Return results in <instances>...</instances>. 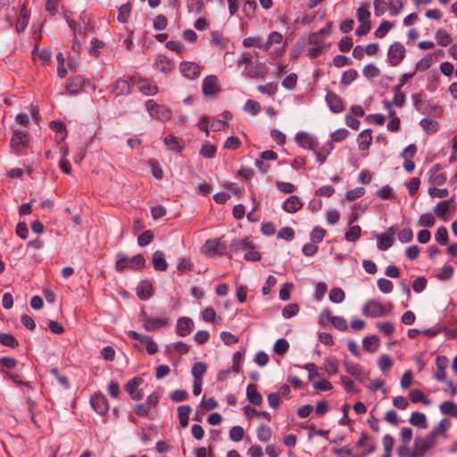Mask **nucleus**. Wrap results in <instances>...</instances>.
<instances>
[{
    "instance_id": "36",
    "label": "nucleus",
    "mask_w": 457,
    "mask_h": 457,
    "mask_svg": "<svg viewBox=\"0 0 457 457\" xmlns=\"http://www.w3.org/2000/svg\"><path fill=\"white\" fill-rule=\"evenodd\" d=\"M454 198L451 197L449 200H445L439 202L435 207H434V212L438 218H444L445 214L447 213L450 206V203L453 202Z\"/></svg>"
},
{
    "instance_id": "48",
    "label": "nucleus",
    "mask_w": 457,
    "mask_h": 457,
    "mask_svg": "<svg viewBox=\"0 0 457 457\" xmlns=\"http://www.w3.org/2000/svg\"><path fill=\"white\" fill-rule=\"evenodd\" d=\"M372 137L370 132L368 130L362 131L359 135L358 138V145L361 150H366L370 147L371 143Z\"/></svg>"
},
{
    "instance_id": "57",
    "label": "nucleus",
    "mask_w": 457,
    "mask_h": 457,
    "mask_svg": "<svg viewBox=\"0 0 457 457\" xmlns=\"http://www.w3.org/2000/svg\"><path fill=\"white\" fill-rule=\"evenodd\" d=\"M130 11L131 7L129 4H122L119 8L117 20L121 23H125L129 17Z\"/></svg>"
},
{
    "instance_id": "61",
    "label": "nucleus",
    "mask_w": 457,
    "mask_h": 457,
    "mask_svg": "<svg viewBox=\"0 0 457 457\" xmlns=\"http://www.w3.org/2000/svg\"><path fill=\"white\" fill-rule=\"evenodd\" d=\"M435 239L442 245H445L448 242V231L445 227H439L436 232Z\"/></svg>"
},
{
    "instance_id": "54",
    "label": "nucleus",
    "mask_w": 457,
    "mask_h": 457,
    "mask_svg": "<svg viewBox=\"0 0 457 457\" xmlns=\"http://www.w3.org/2000/svg\"><path fill=\"white\" fill-rule=\"evenodd\" d=\"M289 348V344L288 342L284 339V338H279L278 339L274 345H273V351L278 354V355H283L287 353V351L288 350Z\"/></svg>"
},
{
    "instance_id": "13",
    "label": "nucleus",
    "mask_w": 457,
    "mask_h": 457,
    "mask_svg": "<svg viewBox=\"0 0 457 457\" xmlns=\"http://www.w3.org/2000/svg\"><path fill=\"white\" fill-rule=\"evenodd\" d=\"M91 406L100 415H104L109 411V404L104 395L96 394L90 399Z\"/></svg>"
},
{
    "instance_id": "12",
    "label": "nucleus",
    "mask_w": 457,
    "mask_h": 457,
    "mask_svg": "<svg viewBox=\"0 0 457 457\" xmlns=\"http://www.w3.org/2000/svg\"><path fill=\"white\" fill-rule=\"evenodd\" d=\"M170 324L168 318H149L145 317L143 320V328L146 331H155L162 327H166Z\"/></svg>"
},
{
    "instance_id": "43",
    "label": "nucleus",
    "mask_w": 457,
    "mask_h": 457,
    "mask_svg": "<svg viewBox=\"0 0 457 457\" xmlns=\"http://www.w3.org/2000/svg\"><path fill=\"white\" fill-rule=\"evenodd\" d=\"M409 397L411 401L414 403H422L425 405H428L430 401L425 397L423 393L420 389H412L409 393Z\"/></svg>"
},
{
    "instance_id": "40",
    "label": "nucleus",
    "mask_w": 457,
    "mask_h": 457,
    "mask_svg": "<svg viewBox=\"0 0 457 457\" xmlns=\"http://www.w3.org/2000/svg\"><path fill=\"white\" fill-rule=\"evenodd\" d=\"M140 344L145 346L149 354H154L158 351L157 344L153 340L150 336L143 335Z\"/></svg>"
},
{
    "instance_id": "51",
    "label": "nucleus",
    "mask_w": 457,
    "mask_h": 457,
    "mask_svg": "<svg viewBox=\"0 0 457 457\" xmlns=\"http://www.w3.org/2000/svg\"><path fill=\"white\" fill-rule=\"evenodd\" d=\"M0 343L12 348L18 346V340L10 333H0Z\"/></svg>"
},
{
    "instance_id": "59",
    "label": "nucleus",
    "mask_w": 457,
    "mask_h": 457,
    "mask_svg": "<svg viewBox=\"0 0 457 457\" xmlns=\"http://www.w3.org/2000/svg\"><path fill=\"white\" fill-rule=\"evenodd\" d=\"M145 264V260L143 255L137 254L136 256L129 258V268L131 270H141Z\"/></svg>"
},
{
    "instance_id": "56",
    "label": "nucleus",
    "mask_w": 457,
    "mask_h": 457,
    "mask_svg": "<svg viewBox=\"0 0 457 457\" xmlns=\"http://www.w3.org/2000/svg\"><path fill=\"white\" fill-rule=\"evenodd\" d=\"M362 73L368 79H374L380 75V71L376 65L370 63L364 66Z\"/></svg>"
},
{
    "instance_id": "4",
    "label": "nucleus",
    "mask_w": 457,
    "mask_h": 457,
    "mask_svg": "<svg viewBox=\"0 0 457 457\" xmlns=\"http://www.w3.org/2000/svg\"><path fill=\"white\" fill-rule=\"evenodd\" d=\"M406 49L400 42H395L390 45L387 51V60L391 66L399 65L405 57Z\"/></svg>"
},
{
    "instance_id": "60",
    "label": "nucleus",
    "mask_w": 457,
    "mask_h": 457,
    "mask_svg": "<svg viewBox=\"0 0 457 457\" xmlns=\"http://www.w3.org/2000/svg\"><path fill=\"white\" fill-rule=\"evenodd\" d=\"M245 435L244 428L241 426H234L229 430V438L234 442H239Z\"/></svg>"
},
{
    "instance_id": "34",
    "label": "nucleus",
    "mask_w": 457,
    "mask_h": 457,
    "mask_svg": "<svg viewBox=\"0 0 457 457\" xmlns=\"http://www.w3.org/2000/svg\"><path fill=\"white\" fill-rule=\"evenodd\" d=\"M363 348L369 353H374L379 346V338L377 336L366 337L362 340Z\"/></svg>"
},
{
    "instance_id": "2",
    "label": "nucleus",
    "mask_w": 457,
    "mask_h": 457,
    "mask_svg": "<svg viewBox=\"0 0 457 457\" xmlns=\"http://www.w3.org/2000/svg\"><path fill=\"white\" fill-rule=\"evenodd\" d=\"M231 248L236 251L245 252L244 258L248 262H258L261 260V253L253 248L251 242L247 238L232 243Z\"/></svg>"
},
{
    "instance_id": "37",
    "label": "nucleus",
    "mask_w": 457,
    "mask_h": 457,
    "mask_svg": "<svg viewBox=\"0 0 457 457\" xmlns=\"http://www.w3.org/2000/svg\"><path fill=\"white\" fill-rule=\"evenodd\" d=\"M370 4L367 2L362 3L357 9L356 16L359 22L369 21L370 17Z\"/></svg>"
},
{
    "instance_id": "14",
    "label": "nucleus",
    "mask_w": 457,
    "mask_h": 457,
    "mask_svg": "<svg viewBox=\"0 0 457 457\" xmlns=\"http://www.w3.org/2000/svg\"><path fill=\"white\" fill-rule=\"evenodd\" d=\"M265 73V67L260 62L248 63L243 71V75L251 79L262 78Z\"/></svg>"
},
{
    "instance_id": "29",
    "label": "nucleus",
    "mask_w": 457,
    "mask_h": 457,
    "mask_svg": "<svg viewBox=\"0 0 457 457\" xmlns=\"http://www.w3.org/2000/svg\"><path fill=\"white\" fill-rule=\"evenodd\" d=\"M28 144V134L20 130L13 132L11 145L13 148L24 147Z\"/></svg>"
},
{
    "instance_id": "26",
    "label": "nucleus",
    "mask_w": 457,
    "mask_h": 457,
    "mask_svg": "<svg viewBox=\"0 0 457 457\" xmlns=\"http://www.w3.org/2000/svg\"><path fill=\"white\" fill-rule=\"evenodd\" d=\"M112 92L118 96H126L130 92V83L125 79H119L113 83Z\"/></svg>"
},
{
    "instance_id": "23",
    "label": "nucleus",
    "mask_w": 457,
    "mask_h": 457,
    "mask_svg": "<svg viewBox=\"0 0 457 457\" xmlns=\"http://www.w3.org/2000/svg\"><path fill=\"white\" fill-rule=\"evenodd\" d=\"M163 143L169 150L176 153H180L184 149L183 139L173 135L166 136Z\"/></svg>"
},
{
    "instance_id": "31",
    "label": "nucleus",
    "mask_w": 457,
    "mask_h": 457,
    "mask_svg": "<svg viewBox=\"0 0 457 457\" xmlns=\"http://www.w3.org/2000/svg\"><path fill=\"white\" fill-rule=\"evenodd\" d=\"M152 262L155 270L164 271L167 270L168 264L163 257L162 252L161 251L154 253Z\"/></svg>"
},
{
    "instance_id": "27",
    "label": "nucleus",
    "mask_w": 457,
    "mask_h": 457,
    "mask_svg": "<svg viewBox=\"0 0 457 457\" xmlns=\"http://www.w3.org/2000/svg\"><path fill=\"white\" fill-rule=\"evenodd\" d=\"M246 397L248 401L253 405H261L262 403V396L257 391L256 386L250 384L246 387Z\"/></svg>"
},
{
    "instance_id": "52",
    "label": "nucleus",
    "mask_w": 457,
    "mask_h": 457,
    "mask_svg": "<svg viewBox=\"0 0 457 457\" xmlns=\"http://www.w3.org/2000/svg\"><path fill=\"white\" fill-rule=\"evenodd\" d=\"M394 99L393 104L397 107H403L405 104L406 97L405 95L401 91L399 87H394Z\"/></svg>"
},
{
    "instance_id": "33",
    "label": "nucleus",
    "mask_w": 457,
    "mask_h": 457,
    "mask_svg": "<svg viewBox=\"0 0 457 457\" xmlns=\"http://www.w3.org/2000/svg\"><path fill=\"white\" fill-rule=\"evenodd\" d=\"M410 423L412 426L418 427L420 428H427L428 427L426 415L419 411H414L411 413L410 417Z\"/></svg>"
},
{
    "instance_id": "49",
    "label": "nucleus",
    "mask_w": 457,
    "mask_h": 457,
    "mask_svg": "<svg viewBox=\"0 0 457 457\" xmlns=\"http://www.w3.org/2000/svg\"><path fill=\"white\" fill-rule=\"evenodd\" d=\"M439 170L438 166L436 168V170L432 173L433 170L431 169L429 172L431 173L429 177V182L432 185L440 186L443 185L446 181V175L445 173H437Z\"/></svg>"
},
{
    "instance_id": "9",
    "label": "nucleus",
    "mask_w": 457,
    "mask_h": 457,
    "mask_svg": "<svg viewBox=\"0 0 457 457\" xmlns=\"http://www.w3.org/2000/svg\"><path fill=\"white\" fill-rule=\"evenodd\" d=\"M344 367L345 369V371L350 376L353 377L356 380L360 382L365 381V379L368 377V374L358 363L350 361H345Z\"/></svg>"
},
{
    "instance_id": "19",
    "label": "nucleus",
    "mask_w": 457,
    "mask_h": 457,
    "mask_svg": "<svg viewBox=\"0 0 457 457\" xmlns=\"http://www.w3.org/2000/svg\"><path fill=\"white\" fill-rule=\"evenodd\" d=\"M448 365V360L445 356H437L436 359V370L434 372V378L437 381H445L446 378L445 370Z\"/></svg>"
},
{
    "instance_id": "58",
    "label": "nucleus",
    "mask_w": 457,
    "mask_h": 457,
    "mask_svg": "<svg viewBox=\"0 0 457 457\" xmlns=\"http://www.w3.org/2000/svg\"><path fill=\"white\" fill-rule=\"evenodd\" d=\"M436 39L437 43L442 46H448L452 41L450 35L445 29H438L436 31Z\"/></svg>"
},
{
    "instance_id": "62",
    "label": "nucleus",
    "mask_w": 457,
    "mask_h": 457,
    "mask_svg": "<svg viewBox=\"0 0 457 457\" xmlns=\"http://www.w3.org/2000/svg\"><path fill=\"white\" fill-rule=\"evenodd\" d=\"M357 71L353 69L345 71L341 77V84L349 85L357 78Z\"/></svg>"
},
{
    "instance_id": "28",
    "label": "nucleus",
    "mask_w": 457,
    "mask_h": 457,
    "mask_svg": "<svg viewBox=\"0 0 457 457\" xmlns=\"http://www.w3.org/2000/svg\"><path fill=\"white\" fill-rule=\"evenodd\" d=\"M84 79L80 77H74L68 80L66 90L70 95H77L84 86Z\"/></svg>"
},
{
    "instance_id": "63",
    "label": "nucleus",
    "mask_w": 457,
    "mask_h": 457,
    "mask_svg": "<svg viewBox=\"0 0 457 457\" xmlns=\"http://www.w3.org/2000/svg\"><path fill=\"white\" fill-rule=\"evenodd\" d=\"M377 195L382 200L393 199L395 196L393 188L388 185L378 189Z\"/></svg>"
},
{
    "instance_id": "1",
    "label": "nucleus",
    "mask_w": 457,
    "mask_h": 457,
    "mask_svg": "<svg viewBox=\"0 0 457 457\" xmlns=\"http://www.w3.org/2000/svg\"><path fill=\"white\" fill-rule=\"evenodd\" d=\"M145 107L149 115L160 121H166L171 119V111L166 106L156 104L152 99L145 102Z\"/></svg>"
},
{
    "instance_id": "8",
    "label": "nucleus",
    "mask_w": 457,
    "mask_h": 457,
    "mask_svg": "<svg viewBox=\"0 0 457 457\" xmlns=\"http://www.w3.org/2000/svg\"><path fill=\"white\" fill-rule=\"evenodd\" d=\"M182 75L188 79H195L199 77L201 67L194 62H182L179 65Z\"/></svg>"
},
{
    "instance_id": "15",
    "label": "nucleus",
    "mask_w": 457,
    "mask_h": 457,
    "mask_svg": "<svg viewBox=\"0 0 457 457\" xmlns=\"http://www.w3.org/2000/svg\"><path fill=\"white\" fill-rule=\"evenodd\" d=\"M333 148L334 145L332 141H327L320 148H317L316 146L314 147V150H312V152L315 154L316 160L320 163V165L325 163L327 157L330 154Z\"/></svg>"
},
{
    "instance_id": "3",
    "label": "nucleus",
    "mask_w": 457,
    "mask_h": 457,
    "mask_svg": "<svg viewBox=\"0 0 457 457\" xmlns=\"http://www.w3.org/2000/svg\"><path fill=\"white\" fill-rule=\"evenodd\" d=\"M436 442L428 435L424 437H416L414 440L413 457H424L426 453L434 448Z\"/></svg>"
},
{
    "instance_id": "18",
    "label": "nucleus",
    "mask_w": 457,
    "mask_h": 457,
    "mask_svg": "<svg viewBox=\"0 0 457 457\" xmlns=\"http://www.w3.org/2000/svg\"><path fill=\"white\" fill-rule=\"evenodd\" d=\"M220 90L218 79L214 75L207 76L203 81V93L206 96H212Z\"/></svg>"
},
{
    "instance_id": "44",
    "label": "nucleus",
    "mask_w": 457,
    "mask_h": 457,
    "mask_svg": "<svg viewBox=\"0 0 457 457\" xmlns=\"http://www.w3.org/2000/svg\"><path fill=\"white\" fill-rule=\"evenodd\" d=\"M394 28V24L387 21H383L378 29L375 30L374 35L377 38L384 37L391 29Z\"/></svg>"
},
{
    "instance_id": "20",
    "label": "nucleus",
    "mask_w": 457,
    "mask_h": 457,
    "mask_svg": "<svg viewBox=\"0 0 457 457\" xmlns=\"http://www.w3.org/2000/svg\"><path fill=\"white\" fill-rule=\"evenodd\" d=\"M143 379L138 377H135L129 379L125 385L126 392L132 397L134 400H139L142 398V394L137 391V387L142 384Z\"/></svg>"
},
{
    "instance_id": "35",
    "label": "nucleus",
    "mask_w": 457,
    "mask_h": 457,
    "mask_svg": "<svg viewBox=\"0 0 457 457\" xmlns=\"http://www.w3.org/2000/svg\"><path fill=\"white\" fill-rule=\"evenodd\" d=\"M137 294L139 299L147 300L153 295L152 285L148 282H142L137 287Z\"/></svg>"
},
{
    "instance_id": "5",
    "label": "nucleus",
    "mask_w": 457,
    "mask_h": 457,
    "mask_svg": "<svg viewBox=\"0 0 457 457\" xmlns=\"http://www.w3.org/2000/svg\"><path fill=\"white\" fill-rule=\"evenodd\" d=\"M386 313L383 304L375 300H368L362 306V314L370 318H378L384 316Z\"/></svg>"
},
{
    "instance_id": "47",
    "label": "nucleus",
    "mask_w": 457,
    "mask_h": 457,
    "mask_svg": "<svg viewBox=\"0 0 457 457\" xmlns=\"http://www.w3.org/2000/svg\"><path fill=\"white\" fill-rule=\"evenodd\" d=\"M216 146L211 145L209 143H204L202 145L199 154L207 159H212L216 154Z\"/></svg>"
},
{
    "instance_id": "39",
    "label": "nucleus",
    "mask_w": 457,
    "mask_h": 457,
    "mask_svg": "<svg viewBox=\"0 0 457 457\" xmlns=\"http://www.w3.org/2000/svg\"><path fill=\"white\" fill-rule=\"evenodd\" d=\"M272 432L267 425H261L256 431V436L261 442H268L270 440Z\"/></svg>"
},
{
    "instance_id": "6",
    "label": "nucleus",
    "mask_w": 457,
    "mask_h": 457,
    "mask_svg": "<svg viewBox=\"0 0 457 457\" xmlns=\"http://www.w3.org/2000/svg\"><path fill=\"white\" fill-rule=\"evenodd\" d=\"M397 228L395 226L389 227L385 233L377 234V246L381 251H386L390 248L394 242V236L395 235Z\"/></svg>"
},
{
    "instance_id": "22",
    "label": "nucleus",
    "mask_w": 457,
    "mask_h": 457,
    "mask_svg": "<svg viewBox=\"0 0 457 457\" xmlns=\"http://www.w3.org/2000/svg\"><path fill=\"white\" fill-rule=\"evenodd\" d=\"M194 323L190 318L182 317L177 321L176 331L179 336L186 337L193 330Z\"/></svg>"
},
{
    "instance_id": "50",
    "label": "nucleus",
    "mask_w": 457,
    "mask_h": 457,
    "mask_svg": "<svg viewBox=\"0 0 457 457\" xmlns=\"http://www.w3.org/2000/svg\"><path fill=\"white\" fill-rule=\"evenodd\" d=\"M436 219L432 213L427 212L420 216L418 225L420 227L431 228L435 225Z\"/></svg>"
},
{
    "instance_id": "42",
    "label": "nucleus",
    "mask_w": 457,
    "mask_h": 457,
    "mask_svg": "<svg viewBox=\"0 0 457 457\" xmlns=\"http://www.w3.org/2000/svg\"><path fill=\"white\" fill-rule=\"evenodd\" d=\"M207 366L204 362L199 361L193 365L191 373L194 377V379L203 380V376L206 372Z\"/></svg>"
},
{
    "instance_id": "16",
    "label": "nucleus",
    "mask_w": 457,
    "mask_h": 457,
    "mask_svg": "<svg viewBox=\"0 0 457 457\" xmlns=\"http://www.w3.org/2000/svg\"><path fill=\"white\" fill-rule=\"evenodd\" d=\"M326 102L329 110L334 113H339L344 110V104L341 97L332 91L328 92L326 96Z\"/></svg>"
},
{
    "instance_id": "41",
    "label": "nucleus",
    "mask_w": 457,
    "mask_h": 457,
    "mask_svg": "<svg viewBox=\"0 0 457 457\" xmlns=\"http://www.w3.org/2000/svg\"><path fill=\"white\" fill-rule=\"evenodd\" d=\"M404 7V0H388V10L391 16H397Z\"/></svg>"
},
{
    "instance_id": "55",
    "label": "nucleus",
    "mask_w": 457,
    "mask_h": 457,
    "mask_svg": "<svg viewBox=\"0 0 457 457\" xmlns=\"http://www.w3.org/2000/svg\"><path fill=\"white\" fill-rule=\"evenodd\" d=\"M439 408L443 414L457 416V407L453 402L445 401L440 404Z\"/></svg>"
},
{
    "instance_id": "7",
    "label": "nucleus",
    "mask_w": 457,
    "mask_h": 457,
    "mask_svg": "<svg viewBox=\"0 0 457 457\" xmlns=\"http://www.w3.org/2000/svg\"><path fill=\"white\" fill-rule=\"evenodd\" d=\"M131 83L145 96H154L158 91L157 86L146 79L132 78Z\"/></svg>"
},
{
    "instance_id": "64",
    "label": "nucleus",
    "mask_w": 457,
    "mask_h": 457,
    "mask_svg": "<svg viewBox=\"0 0 457 457\" xmlns=\"http://www.w3.org/2000/svg\"><path fill=\"white\" fill-rule=\"evenodd\" d=\"M326 236V230L320 227H315L311 233V239L312 243L321 242Z\"/></svg>"
},
{
    "instance_id": "38",
    "label": "nucleus",
    "mask_w": 457,
    "mask_h": 457,
    "mask_svg": "<svg viewBox=\"0 0 457 457\" xmlns=\"http://www.w3.org/2000/svg\"><path fill=\"white\" fill-rule=\"evenodd\" d=\"M29 20V14L24 7L21 8V17L16 23V31L21 33L25 30Z\"/></svg>"
},
{
    "instance_id": "25",
    "label": "nucleus",
    "mask_w": 457,
    "mask_h": 457,
    "mask_svg": "<svg viewBox=\"0 0 457 457\" xmlns=\"http://www.w3.org/2000/svg\"><path fill=\"white\" fill-rule=\"evenodd\" d=\"M303 207V203L296 195H291L283 204V210L288 213H294Z\"/></svg>"
},
{
    "instance_id": "17",
    "label": "nucleus",
    "mask_w": 457,
    "mask_h": 457,
    "mask_svg": "<svg viewBox=\"0 0 457 457\" xmlns=\"http://www.w3.org/2000/svg\"><path fill=\"white\" fill-rule=\"evenodd\" d=\"M154 67L164 74L171 72L175 69L174 62L163 54H159L155 58Z\"/></svg>"
},
{
    "instance_id": "24",
    "label": "nucleus",
    "mask_w": 457,
    "mask_h": 457,
    "mask_svg": "<svg viewBox=\"0 0 457 457\" xmlns=\"http://www.w3.org/2000/svg\"><path fill=\"white\" fill-rule=\"evenodd\" d=\"M450 424L451 422L449 420L443 419L436 427L433 428L431 432L428 435L431 436L436 442L439 436L445 438L446 430L449 428Z\"/></svg>"
},
{
    "instance_id": "11",
    "label": "nucleus",
    "mask_w": 457,
    "mask_h": 457,
    "mask_svg": "<svg viewBox=\"0 0 457 457\" xmlns=\"http://www.w3.org/2000/svg\"><path fill=\"white\" fill-rule=\"evenodd\" d=\"M295 141L298 145L306 150H314V147L317 146V138L304 131H301L296 133Z\"/></svg>"
},
{
    "instance_id": "46",
    "label": "nucleus",
    "mask_w": 457,
    "mask_h": 457,
    "mask_svg": "<svg viewBox=\"0 0 457 457\" xmlns=\"http://www.w3.org/2000/svg\"><path fill=\"white\" fill-rule=\"evenodd\" d=\"M329 300L334 303H341L345 298V292L340 287H333L329 292Z\"/></svg>"
},
{
    "instance_id": "45",
    "label": "nucleus",
    "mask_w": 457,
    "mask_h": 457,
    "mask_svg": "<svg viewBox=\"0 0 457 457\" xmlns=\"http://www.w3.org/2000/svg\"><path fill=\"white\" fill-rule=\"evenodd\" d=\"M361 235V228L358 225L351 226L349 230L345 234V239L349 242L357 241Z\"/></svg>"
},
{
    "instance_id": "30",
    "label": "nucleus",
    "mask_w": 457,
    "mask_h": 457,
    "mask_svg": "<svg viewBox=\"0 0 457 457\" xmlns=\"http://www.w3.org/2000/svg\"><path fill=\"white\" fill-rule=\"evenodd\" d=\"M420 124L428 135H432L439 129V123L431 118L422 119Z\"/></svg>"
},
{
    "instance_id": "10",
    "label": "nucleus",
    "mask_w": 457,
    "mask_h": 457,
    "mask_svg": "<svg viewBox=\"0 0 457 457\" xmlns=\"http://www.w3.org/2000/svg\"><path fill=\"white\" fill-rule=\"evenodd\" d=\"M225 250L226 245L217 238L207 240L202 247V252L208 256L214 253L222 254Z\"/></svg>"
},
{
    "instance_id": "32",
    "label": "nucleus",
    "mask_w": 457,
    "mask_h": 457,
    "mask_svg": "<svg viewBox=\"0 0 457 457\" xmlns=\"http://www.w3.org/2000/svg\"><path fill=\"white\" fill-rule=\"evenodd\" d=\"M330 34V25L320 29L319 31L311 34L308 37L309 44L312 45H320L322 42V38L325 36Z\"/></svg>"
},
{
    "instance_id": "21",
    "label": "nucleus",
    "mask_w": 457,
    "mask_h": 457,
    "mask_svg": "<svg viewBox=\"0 0 457 457\" xmlns=\"http://www.w3.org/2000/svg\"><path fill=\"white\" fill-rule=\"evenodd\" d=\"M356 445L364 448L362 456L372 453L376 450V444L373 439L365 433H361Z\"/></svg>"
},
{
    "instance_id": "53",
    "label": "nucleus",
    "mask_w": 457,
    "mask_h": 457,
    "mask_svg": "<svg viewBox=\"0 0 457 457\" xmlns=\"http://www.w3.org/2000/svg\"><path fill=\"white\" fill-rule=\"evenodd\" d=\"M115 269L117 271H121L129 267V258L125 253H118L116 257Z\"/></svg>"
}]
</instances>
